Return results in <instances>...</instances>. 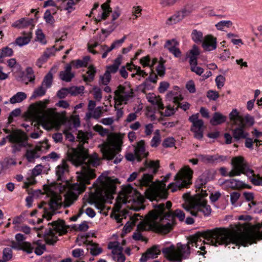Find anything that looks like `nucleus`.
Returning a JSON list of instances; mask_svg holds the SVG:
<instances>
[{
  "mask_svg": "<svg viewBox=\"0 0 262 262\" xmlns=\"http://www.w3.org/2000/svg\"><path fill=\"white\" fill-rule=\"evenodd\" d=\"M77 138L79 144L76 148H70L67 152L68 159L76 165L82 166V170L77 177L78 182L72 184L65 196L64 207H70L77 199L78 195L85 189L86 185L90 184V180L96 177L95 170L90 168L99 165V159L96 154L90 155L83 144L89 139L86 133L79 131Z\"/></svg>",
  "mask_w": 262,
  "mask_h": 262,
  "instance_id": "1",
  "label": "nucleus"
},
{
  "mask_svg": "<svg viewBox=\"0 0 262 262\" xmlns=\"http://www.w3.org/2000/svg\"><path fill=\"white\" fill-rule=\"evenodd\" d=\"M254 231L239 233L235 230L225 228H215L197 232L191 237L186 244L181 245V259L188 257L190 254V246L196 244L200 237L205 239L207 243L214 246L228 245L246 246L262 239V224H258Z\"/></svg>",
  "mask_w": 262,
  "mask_h": 262,
  "instance_id": "2",
  "label": "nucleus"
},
{
  "mask_svg": "<svg viewBox=\"0 0 262 262\" xmlns=\"http://www.w3.org/2000/svg\"><path fill=\"white\" fill-rule=\"evenodd\" d=\"M172 204L167 201L166 205L160 203L154 205V209L149 211L144 221L141 222L137 226L138 231L133 235L134 239L145 241L140 231L151 230L162 234L168 233L175 225V218L180 221V210L177 209L172 212L170 209Z\"/></svg>",
  "mask_w": 262,
  "mask_h": 262,
  "instance_id": "3",
  "label": "nucleus"
},
{
  "mask_svg": "<svg viewBox=\"0 0 262 262\" xmlns=\"http://www.w3.org/2000/svg\"><path fill=\"white\" fill-rule=\"evenodd\" d=\"M159 160H146L145 168L149 173H144L137 182V185L146 188L144 194L145 197L151 201L165 199L167 196V191L165 182L170 177V173L167 174L161 181L153 182V176L156 174L160 167Z\"/></svg>",
  "mask_w": 262,
  "mask_h": 262,
  "instance_id": "4",
  "label": "nucleus"
},
{
  "mask_svg": "<svg viewBox=\"0 0 262 262\" xmlns=\"http://www.w3.org/2000/svg\"><path fill=\"white\" fill-rule=\"evenodd\" d=\"M207 195L206 191L202 189L201 193L193 197L191 196L189 193H185L183 195V199L185 201L183 207L190 211L193 216H199V213L201 212L205 216H208L211 213V208L205 199Z\"/></svg>",
  "mask_w": 262,
  "mask_h": 262,
  "instance_id": "5",
  "label": "nucleus"
},
{
  "mask_svg": "<svg viewBox=\"0 0 262 262\" xmlns=\"http://www.w3.org/2000/svg\"><path fill=\"white\" fill-rule=\"evenodd\" d=\"M34 229L37 232L38 236H43L47 244L54 245L58 241V236L65 234L67 232L65 222L58 220L48 224L47 227L41 226Z\"/></svg>",
  "mask_w": 262,
  "mask_h": 262,
  "instance_id": "6",
  "label": "nucleus"
},
{
  "mask_svg": "<svg viewBox=\"0 0 262 262\" xmlns=\"http://www.w3.org/2000/svg\"><path fill=\"white\" fill-rule=\"evenodd\" d=\"M98 194L103 198L111 199L116 193V184L114 180L106 174H101L93 184Z\"/></svg>",
  "mask_w": 262,
  "mask_h": 262,
  "instance_id": "7",
  "label": "nucleus"
},
{
  "mask_svg": "<svg viewBox=\"0 0 262 262\" xmlns=\"http://www.w3.org/2000/svg\"><path fill=\"white\" fill-rule=\"evenodd\" d=\"M122 141L119 137L113 138L109 145H106L101 148L103 158L106 160L113 159L121 151Z\"/></svg>",
  "mask_w": 262,
  "mask_h": 262,
  "instance_id": "8",
  "label": "nucleus"
},
{
  "mask_svg": "<svg viewBox=\"0 0 262 262\" xmlns=\"http://www.w3.org/2000/svg\"><path fill=\"white\" fill-rule=\"evenodd\" d=\"M232 169L229 172L230 177L240 176L241 173L248 174H252L253 171L246 168V163L242 157L238 156L233 158L231 160Z\"/></svg>",
  "mask_w": 262,
  "mask_h": 262,
  "instance_id": "9",
  "label": "nucleus"
},
{
  "mask_svg": "<svg viewBox=\"0 0 262 262\" xmlns=\"http://www.w3.org/2000/svg\"><path fill=\"white\" fill-rule=\"evenodd\" d=\"M166 99L168 101L174 104L173 107H171L169 105L168 106L163 113L165 116H170L174 113V106H176V109L180 107V91L179 87L174 86L173 90L168 92L166 95Z\"/></svg>",
  "mask_w": 262,
  "mask_h": 262,
  "instance_id": "10",
  "label": "nucleus"
},
{
  "mask_svg": "<svg viewBox=\"0 0 262 262\" xmlns=\"http://www.w3.org/2000/svg\"><path fill=\"white\" fill-rule=\"evenodd\" d=\"M136 191L130 185L122 189V192L117 196L115 204L116 211H119L122 204H126L132 201V198L135 194Z\"/></svg>",
  "mask_w": 262,
  "mask_h": 262,
  "instance_id": "11",
  "label": "nucleus"
},
{
  "mask_svg": "<svg viewBox=\"0 0 262 262\" xmlns=\"http://www.w3.org/2000/svg\"><path fill=\"white\" fill-rule=\"evenodd\" d=\"M7 138L10 142L15 143L12 146L13 152L20 151L22 147L30 146L27 142L28 137L24 134L13 133L7 136Z\"/></svg>",
  "mask_w": 262,
  "mask_h": 262,
  "instance_id": "12",
  "label": "nucleus"
},
{
  "mask_svg": "<svg viewBox=\"0 0 262 262\" xmlns=\"http://www.w3.org/2000/svg\"><path fill=\"white\" fill-rule=\"evenodd\" d=\"M199 114L197 113L189 117V120L192 123L191 131L193 133L194 138L201 140L203 137L205 126L203 120L199 119Z\"/></svg>",
  "mask_w": 262,
  "mask_h": 262,
  "instance_id": "13",
  "label": "nucleus"
},
{
  "mask_svg": "<svg viewBox=\"0 0 262 262\" xmlns=\"http://www.w3.org/2000/svg\"><path fill=\"white\" fill-rule=\"evenodd\" d=\"M230 119L234 125H241L244 127L246 125L251 126L254 124V118L249 115H246L243 117L239 115L236 109H234L229 114Z\"/></svg>",
  "mask_w": 262,
  "mask_h": 262,
  "instance_id": "14",
  "label": "nucleus"
},
{
  "mask_svg": "<svg viewBox=\"0 0 262 262\" xmlns=\"http://www.w3.org/2000/svg\"><path fill=\"white\" fill-rule=\"evenodd\" d=\"M114 93V99L118 102L117 105H121L122 103H127L129 99L133 97V92L129 87L119 85Z\"/></svg>",
  "mask_w": 262,
  "mask_h": 262,
  "instance_id": "15",
  "label": "nucleus"
},
{
  "mask_svg": "<svg viewBox=\"0 0 262 262\" xmlns=\"http://www.w3.org/2000/svg\"><path fill=\"white\" fill-rule=\"evenodd\" d=\"M16 242L12 241L11 247L16 250H22L28 253L32 252L33 248L31 244L28 242H24L25 237L23 234L17 233L15 235Z\"/></svg>",
  "mask_w": 262,
  "mask_h": 262,
  "instance_id": "16",
  "label": "nucleus"
},
{
  "mask_svg": "<svg viewBox=\"0 0 262 262\" xmlns=\"http://www.w3.org/2000/svg\"><path fill=\"white\" fill-rule=\"evenodd\" d=\"M177 244L176 248L174 245L163 248L162 252L164 256L169 261L173 262L180 261V247Z\"/></svg>",
  "mask_w": 262,
  "mask_h": 262,
  "instance_id": "17",
  "label": "nucleus"
},
{
  "mask_svg": "<svg viewBox=\"0 0 262 262\" xmlns=\"http://www.w3.org/2000/svg\"><path fill=\"white\" fill-rule=\"evenodd\" d=\"M193 171L188 165L181 168V189L189 188L192 185Z\"/></svg>",
  "mask_w": 262,
  "mask_h": 262,
  "instance_id": "18",
  "label": "nucleus"
},
{
  "mask_svg": "<svg viewBox=\"0 0 262 262\" xmlns=\"http://www.w3.org/2000/svg\"><path fill=\"white\" fill-rule=\"evenodd\" d=\"M198 157H199V159L200 161L205 163H219L224 161L227 159L226 157L219 155H199Z\"/></svg>",
  "mask_w": 262,
  "mask_h": 262,
  "instance_id": "19",
  "label": "nucleus"
},
{
  "mask_svg": "<svg viewBox=\"0 0 262 262\" xmlns=\"http://www.w3.org/2000/svg\"><path fill=\"white\" fill-rule=\"evenodd\" d=\"M179 45V42L178 41L175 39H172L166 40L164 47L175 57H179L180 56V50L178 48Z\"/></svg>",
  "mask_w": 262,
  "mask_h": 262,
  "instance_id": "20",
  "label": "nucleus"
},
{
  "mask_svg": "<svg viewBox=\"0 0 262 262\" xmlns=\"http://www.w3.org/2000/svg\"><path fill=\"white\" fill-rule=\"evenodd\" d=\"M134 152L137 161L140 162L143 158L147 157L148 152H145V142L141 140L138 142L135 147Z\"/></svg>",
  "mask_w": 262,
  "mask_h": 262,
  "instance_id": "21",
  "label": "nucleus"
},
{
  "mask_svg": "<svg viewBox=\"0 0 262 262\" xmlns=\"http://www.w3.org/2000/svg\"><path fill=\"white\" fill-rule=\"evenodd\" d=\"M43 147V145L36 146L33 149H27L25 154V157L28 162H34L35 159L39 158Z\"/></svg>",
  "mask_w": 262,
  "mask_h": 262,
  "instance_id": "22",
  "label": "nucleus"
},
{
  "mask_svg": "<svg viewBox=\"0 0 262 262\" xmlns=\"http://www.w3.org/2000/svg\"><path fill=\"white\" fill-rule=\"evenodd\" d=\"M202 47L207 51L214 50L216 48V39L211 35L205 36L202 41Z\"/></svg>",
  "mask_w": 262,
  "mask_h": 262,
  "instance_id": "23",
  "label": "nucleus"
},
{
  "mask_svg": "<svg viewBox=\"0 0 262 262\" xmlns=\"http://www.w3.org/2000/svg\"><path fill=\"white\" fill-rule=\"evenodd\" d=\"M50 208L53 211L59 209L62 206L61 197L58 194L53 193L49 203Z\"/></svg>",
  "mask_w": 262,
  "mask_h": 262,
  "instance_id": "24",
  "label": "nucleus"
},
{
  "mask_svg": "<svg viewBox=\"0 0 262 262\" xmlns=\"http://www.w3.org/2000/svg\"><path fill=\"white\" fill-rule=\"evenodd\" d=\"M69 171V167L67 160H62L60 164L58 165L56 169V174L58 181H63L64 174Z\"/></svg>",
  "mask_w": 262,
  "mask_h": 262,
  "instance_id": "25",
  "label": "nucleus"
},
{
  "mask_svg": "<svg viewBox=\"0 0 262 262\" xmlns=\"http://www.w3.org/2000/svg\"><path fill=\"white\" fill-rule=\"evenodd\" d=\"M200 51L196 45H193L192 48L186 53V58L189 59V65L198 62V57L200 55Z\"/></svg>",
  "mask_w": 262,
  "mask_h": 262,
  "instance_id": "26",
  "label": "nucleus"
},
{
  "mask_svg": "<svg viewBox=\"0 0 262 262\" xmlns=\"http://www.w3.org/2000/svg\"><path fill=\"white\" fill-rule=\"evenodd\" d=\"M32 33L31 32L27 33L24 32L23 35L16 38L15 42L13 44L17 45L19 47L26 45L29 43L32 38Z\"/></svg>",
  "mask_w": 262,
  "mask_h": 262,
  "instance_id": "27",
  "label": "nucleus"
},
{
  "mask_svg": "<svg viewBox=\"0 0 262 262\" xmlns=\"http://www.w3.org/2000/svg\"><path fill=\"white\" fill-rule=\"evenodd\" d=\"M72 67L70 64H67L65 67L64 70L60 72L59 78L62 81L70 82L74 77V74L71 72Z\"/></svg>",
  "mask_w": 262,
  "mask_h": 262,
  "instance_id": "28",
  "label": "nucleus"
},
{
  "mask_svg": "<svg viewBox=\"0 0 262 262\" xmlns=\"http://www.w3.org/2000/svg\"><path fill=\"white\" fill-rule=\"evenodd\" d=\"M232 129V134L234 138L236 140L246 138L248 136V133L244 130V127L241 125Z\"/></svg>",
  "mask_w": 262,
  "mask_h": 262,
  "instance_id": "29",
  "label": "nucleus"
},
{
  "mask_svg": "<svg viewBox=\"0 0 262 262\" xmlns=\"http://www.w3.org/2000/svg\"><path fill=\"white\" fill-rule=\"evenodd\" d=\"M226 186L232 189H239L246 187V185L242 181L231 179L225 181Z\"/></svg>",
  "mask_w": 262,
  "mask_h": 262,
  "instance_id": "30",
  "label": "nucleus"
},
{
  "mask_svg": "<svg viewBox=\"0 0 262 262\" xmlns=\"http://www.w3.org/2000/svg\"><path fill=\"white\" fill-rule=\"evenodd\" d=\"M226 116L219 112L214 113L212 118L210 120V123L213 126L221 124L226 122Z\"/></svg>",
  "mask_w": 262,
  "mask_h": 262,
  "instance_id": "31",
  "label": "nucleus"
},
{
  "mask_svg": "<svg viewBox=\"0 0 262 262\" xmlns=\"http://www.w3.org/2000/svg\"><path fill=\"white\" fill-rule=\"evenodd\" d=\"M68 120V118L64 116L61 115L58 113L54 114L52 117L53 125L57 126H60L65 124Z\"/></svg>",
  "mask_w": 262,
  "mask_h": 262,
  "instance_id": "32",
  "label": "nucleus"
},
{
  "mask_svg": "<svg viewBox=\"0 0 262 262\" xmlns=\"http://www.w3.org/2000/svg\"><path fill=\"white\" fill-rule=\"evenodd\" d=\"M32 21L33 19L32 18H30L29 17H22L13 23V26L18 28H23L31 25Z\"/></svg>",
  "mask_w": 262,
  "mask_h": 262,
  "instance_id": "33",
  "label": "nucleus"
},
{
  "mask_svg": "<svg viewBox=\"0 0 262 262\" xmlns=\"http://www.w3.org/2000/svg\"><path fill=\"white\" fill-rule=\"evenodd\" d=\"M13 54V51L11 48L8 47L3 48L0 50V63H4L5 58L12 56Z\"/></svg>",
  "mask_w": 262,
  "mask_h": 262,
  "instance_id": "34",
  "label": "nucleus"
},
{
  "mask_svg": "<svg viewBox=\"0 0 262 262\" xmlns=\"http://www.w3.org/2000/svg\"><path fill=\"white\" fill-rule=\"evenodd\" d=\"M96 73L95 67L93 66H91L89 67V70L86 72L87 76L82 75L83 80L86 82H92L94 79Z\"/></svg>",
  "mask_w": 262,
  "mask_h": 262,
  "instance_id": "35",
  "label": "nucleus"
},
{
  "mask_svg": "<svg viewBox=\"0 0 262 262\" xmlns=\"http://www.w3.org/2000/svg\"><path fill=\"white\" fill-rule=\"evenodd\" d=\"M86 245L92 246L90 250V253L94 256H96L100 254L102 252V249L101 248H98V244L93 243L92 241H86L84 243Z\"/></svg>",
  "mask_w": 262,
  "mask_h": 262,
  "instance_id": "36",
  "label": "nucleus"
},
{
  "mask_svg": "<svg viewBox=\"0 0 262 262\" xmlns=\"http://www.w3.org/2000/svg\"><path fill=\"white\" fill-rule=\"evenodd\" d=\"M27 98V95L24 92H18L13 96H12L10 99V102L12 104L16 103H19L23 101Z\"/></svg>",
  "mask_w": 262,
  "mask_h": 262,
  "instance_id": "37",
  "label": "nucleus"
},
{
  "mask_svg": "<svg viewBox=\"0 0 262 262\" xmlns=\"http://www.w3.org/2000/svg\"><path fill=\"white\" fill-rule=\"evenodd\" d=\"M121 64V59L119 57L117 58L113 64L108 66L106 72H108L110 74L115 73L118 70L119 67Z\"/></svg>",
  "mask_w": 262,
  "mask_h": 262,
  "instance_id": "38",
  "label": "nucleus"
},
{
  "mask_svg": "<svg viewBox=\"0 0 262 262\" xmlns=\"http://www.w3.org/2000/svg\"><path fill=\"white\" fill-rule=\"evenodd\" d=\"M174 178L177 181L176 183H171L168 185V188L171 189L172 192L180 190V183L179 181L180 180V170L178 171Z\"/></svg>",
  "mask_w": 262,
  "mask_h": 262,
  "instance_id": "39",
  "label": "nucleus"
},
{
  "mask_svg": "<svg viewBox=\"0 0 262 262\" xmlns=\"http://www.w3.org/2000/svg\"><path fill=\"white\" fill-rule=\"evenodd\" d=\"M207 182V178L205 175L202 174L200 176L198 179L196 180L195 182V186L196 189H199V191H200V189L201 190L202 189V187L205 185ZM201 193V191L200 193Z\"/></svg>",
  "mask_w": 262,
  "mask_h": 262,
  "instance_id": "40",
  "label": "nucleus"
},
{
  "mask_svg": "<svg viewBox=\"0 0 262 262\" xmlns=\"http://www.w3.org/2000/svg\"><path fill=\"white\" fill-rule=\"evenodd\" d=\"M53 74L51 72H49L44 77L43 81L41 83L42 85L46 89L50 88L53 82Z\"/></svg>",
  "mask_w": 262,
  "mask_h": 262,
  "instance_id": "41",
  "label": "nucleus"
},
{
  "mask_svg": "<svg viewBox=\"0 0 262 262\" xmlns=\"http://www.w3.org/2000/svg\"><path fill=\"white\" fill-rule=\"evenodd\" d=\"M117 18V17H113L110 23H108L107 21L106 22V21L104 22L105 24H110V25L108 28H106L104 29H102V32L103 34L107 33L108 34H109L114 30V29L117 27V25L114 23V21Z\"/></svg>",
  "mask_w": 262,
  "mask_h": 262,
  "instance_id": "42",
  "label": "nucleus"
},
{
  "mask_svg": "<svg viewBox=\"0 0 262 262\" xmlns=\"http://www.w3.org/2000/svg\"><path fill=\"white\" fill-rule=\"evenodd\" d=\"M160 250L157 246H154L146 251V254L149 255V258H156L160 253Z\"/></svg>",
  "mask_w": 262,
  "mask_h": 262,
  "instance_id": "43",
  "label": "nucleus"
},
{
  "mask_svg": "<svg viewBox=\"0 0 262 262\" xmlns=\"http://www.w3.org/2000/svg\"><path fill=\"white\" fill-rule=\"evenodd\" d=\"M46 90L47 89L45 87L42 85H41L40 86L34 90L31 97L36 98L37 97L43 96L46 93Z\"/></svg>",
  "mask_w": 262,
  "mask_h": 262,
  "instance_id": "44",
  "label": "nucleus"
},
{
  "mask_svg": "<svg viewBox=\"0 0 262 262\" xmlns=\"http://www.w3.org/2000/svg\"><path fill=\"white\" fill-rule=\"evenodd\" d=\"M108 248L112 249V254L122 252L123 248L120 246L118 242L111 243L108 245Z\"/></svg>",
  "mask_w": 262,
  "mask_h": 262,
  "instance_id": "45",
  "label": "nucleus"
},
{
  "mask_svg": "<svg viewBox=\"0 0 262 262\" xmlns=\"http://www.w3.org/2000/svg\"><path fill=\"white\" fill-rule=\"evenodd\" d=\"M158 77L157 75H156L154 72L152 71L151 73L150 74L149 77L146 79L145 81L143 83V85L144 86L145 88H148V82L150 81L153 83H156L157 81Z\"/></svg>",
  "mask_w": 262,
  "mask_h": 262,
  "instance_id": "46",
  "label": "nucleus"
},
{
  "mask_svg": "<svg viewBox=\"0 0 262 262\" xmlns=\"http://www.w3.org/2000/svg\"><path fill=\"white\" fill-rule=\"evenodd\" d=\"M80 1L81 0H69L64 9L67 11L68 13L72 12L75 9L74 7L75 5Z\"/></svg>",
  "mask_w": 262,
  "mask_h": 262,
  "instance_id": "47",
  "label": "nucleus"
},
{
  "mask_svg": "<svg viewBox=\"0 0 262 262\" xmlns=\"http://www.w3.org/2000/svg\"><path fill=\"white\" fill-rule=\"evenodd\" d=\"M192 38L195 42H202L203 41V33L201 31L194 30L192 32Z\"/></svg>",
  "mask_w": 262,
  "mask_h": 262,
  "instance_id": "48",
  "label": "nucleus"
},
{
  "mask_svg": "<svg viewBox=\"0 0 262 262\" xmlns=\"http://www.w3.org/2000/svg\"><path fill=\"white\" fill-rule=\"evenodd\" d=\"M101 8L102 10L101 16H108L110 13L112 11L111 8L110 7L109 1L103 4L101 6Z\"/></svg>",
  "mask_w": 262,
  "mask_h": 262,
  "instance_id": "49",
  "label": "nucleus"
},
{
  "mask_svg": "<svg viewBox=\"0 0 262 262\" xmlns=\"http://www.w3.org/2000/svg\"><path fill=\"white\" fill-rule=\"evenodd\" d=\"M190 68L191 71L198 75L201 76L204 72V69L198 66V62L190 65Z\"/></svg>",
  "mask_w": 262,
  "mask_h": 262,
  "instance_id": "50",
  "label": "nucleus"
},
{
  "mask_svg": "<svg viewBox=\"0 0 262 262\" xmlns=\"http://www.w3.org/2000/svg\"><path fill=\"white\" fill-rule=\"evenodd\" d=\"M84 86H72L70 88V94L72 96H76L77 95H78L80 93H83V91H84Z\"/></svg>",
  "mask_w": 262,
  "mask_h": 262,
  "instance_id": "51",
  "label": "nucleus"
},
{
  "mask_svg": "<svg viewBox=\"0 0 262 262\" xmlns=\"http://www.w3.org/2000/svg\"><path fill=\"white\" fill-rule=\"evenodd\" d=\"M20 113H21V110L19 108H16V109L13 110L10 113V114L8 117V124H11L12 122H13V118L19 116L20 115Z\"/></svg>",
  "mask_w": 262,
  "mask_h": 262,
  "instance_id": "52",
  "label": "nucleus"
},
{
  "mask_svg": "<svg viewBox=\"0 0 262 262\" xmlns=\"http://www.w3.org/2000/svg\"><path fill=\"white\" fill-rule=\"evenodd\" d=\"M36 40L39 41L43 45H45L47 41L45 39V36L42 33V30L38 29L36 32Z\"/></svg>",
  "mask_w": 262,
  "mask_h": 262,
  "instance_id": "53",
  "label": "nucleus"
},
{
  "mask_svg": "<svg viewBox=\"0 0 262 262\" xmlns=\"http://www.w3.org/2000/svg\"><path fill=\"white\" fill-rule=\"evenodd\" d=\"M12 257V250L11 248H5L3 251V258L10 260Z\"/></svg>",
  "mask_w": 262,
  "mask_h": 262,
  "instance_id": "54",
  "label": "nucleus"
},
{
  "mask_svg": "<svg viewBox=\"0 0 262 262\" xmlns=\"http://www.w3.org/2000/svg\"><path fill=\"white\" fill-rule=\"evenodd\" d=\"M26 77L28 79V81L30 82H34L35 80V75L32 68L27 67L26 69Z\"/></svg>",
  "mask_w": 262,
  "mask_h": 262,
  "instance_id": "55",
  "label": "nucleus"
},
{
  "mask_svg": "<svg viewBox=\"0 0 262 262\" xmlns=\"http://www.w3.org/2000/svg\"><path fill=\"white\" fill-rule=\"evenodd\" d=\"M164 61L161 59L156 68V71L159 76H163L165 74V67L164 66Z\"/></svg>",
  "mask_w": 262,
  "mask_h": 262,
  "instance_id": "56",
  "label": "nucleus"
},
{
  "mask_svg": "<svg viewBox=\"0 0 262 262\" xmlns=\"http://www.w3.org/2000/svg\"><path fill=\"white\" fill-rule=\"evenodd\" d=\"M126 38V35H124L121 39L114 41L110 47V51L118 48L121 46Z\"/></svg>",
  "mask_w": 262,
  "mask_h": 262,
  "instance_id": "57",
  "label": "nucleus"
},
{
  "mask_svg": "<svg viewBox=\"0 0 262 262\" xmlns=\"http://www.w3.org/2000/svg\"><path fill=\"white\" fill-rule=\"evenodd\" d=\"M112 257L116 262H124L125 260V257L122 252L112 254Z\"/></svg>",
  "mask_w": 262,
  "mask_h": 262,
  "instance_id": "58",
  "label": "nucleus"
},
{
  "mask_svg": "<svg viewBox=\"0 0 262 262\" xmlns=\"http://www.w3.org/2000/svg\"><path fill=\"white\" fill-rule=\"evenodd\" d=\"M111 75L108 72H105L103 76L100 77V82L103 85H107L110 81Z\"/></svg>",
  "mask_w": 262,
  "mask_h": 262,
  "instance_id": "59",
  "label": "nucleus"
},
{
  "mask_svg": "<svg viewBox=\"0 0 262 262\" xmlns=\"http://www.w3.org/2000/svg\"><path fill=\"white\" fill-rule=\"evenodd\" d=\"M160 142V137L159 134V130H157L156 132L155 136L153 137L151 141V147H157Z\"/></svg>",
  "mask_w": 262,
  "mask_h": 262,
  "instance_id": "60",
  "label": "nucleus"
},
{
  "mask_svg": "<svg viewBox=\"0 0 262 262\" xmlns=\"http://www.w3.org/2000/svg\"><path fill=\"white\" fill-rule=\"evenodd\" d=\"M70 88H62L57 92V96L60 99L64 98L69 94H70Z\"/></svg>",
  "mask_w": 262,
  "mask_h": 262,
  "instance_id": "61",
  "label": "nucleus"
},
{
  "mask_svg": "<svg viewBox=\"0 0 262 262\" xmlns=\"http://www.w3.org/2000/svg\"><path fill=\"white\" fill-rule=\"evenodd\" d=\"M40 241L37 242V246L35 248L34 252L37 255H41L43 252L46 250L45 245H40Z\"/></svg>",
  "mask_w": 262,
  "mask_h": 262,
  "instance_id": "62",
  "label": "nucleus"
},
{
  "mask_svg": "<svg viewBox=\"0 0 262 262\" xmlns=\"http://www.w3.org/2000/svg\"><path fill=\"white\" fill-rule=\"evenodd\" d=\"M232 22L229 20L221 21L215 26L219 30H223L225 27H229L232 25Z\"/></svg>",
  "mask_w": 262,
  "mask_h": 262,
  "instance_id": "63",
  "label": "nucleus"
},
{
  "mask_svg": "<svg viewBox=\"0 0 262 262\" xmlns=\"http://www.w3.org/2000/svg\"><path fill=\"white\" fill-rule=\"evenodd\" d=\"M94 97L95 99L100 101L102 97V91L100 88L95 86L93 88Z\"/></svg>",
  "mask_w": 262,
  "mask_h": 262,
  "instance_id": "64",
  "label": "nucleus"
}]
</instances>
